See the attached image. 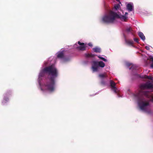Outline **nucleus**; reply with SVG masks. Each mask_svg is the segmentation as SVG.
Listing matches in <instances>:
<instances>
[{"label":"nucleus","mask_w":153,"mask_h":153,"mask_svg":"<svg viewBox=\"0 0 153 153\" xmlns=\"http://www.w3.org/2000/svg\"><path fill=\"white\" fill-rule=\"evenodd\" d=\"M48 73L49 74L48 78L51 82L47 85L43 86L41 88L42 90L47 89L49 91L51 92L55 89L54 86V79L57 75V71L53 66H52L49 68H45L43 71H41L39 74V76H42V73Z\"/></svg>","instance_id":"f257e3e1"},{"label":"nucleus","mask_w":153,"mask_h":153,"mask_svg":"<svg viewBox=\"0 0 153 153\" xmlns=\"http://www.w3.org/2000/svg\"><path fill=\"white\" fill-rule=\"evenodd\" d=\"M128 13L126 12L125 16L123 15L124 13L121 10H120L117 13L110 11L109 13L104 16L102 18V21L104 22L111 23L113 22L116 18H119L122 20L125 21L127 18L126 15Z\"/></svg>","instance_id":"f03ea898"},{"label":"nucleus","mask_w":153,"mask_h":153,"mask_svg":"<svg viewBox=\"0 0 153 153\" xmlns=\"http://www.w3.org/2000/svg\"><path fill=\"white\" fill-rule=\"evenodd\" d=\"M98 65L100 67L103 68L105 66V63L102 61L98 62L94 61L92 62V69L93 72L97 71L99 69Z\"/></svg>","instance_id":"7ed1b4c3"},{"label":"nucleus","mask_w":153,"mask_h":153,"mask_svg":"<svg viewBox=\"0 0 153 153\" xmlns=\"http://www.w3.org/2000/svg\"><path fill=\"white\" fill-rule=\"evenodd\" d=\"M86 47V44L84 43H81L79 41L78 42V45L76 44L74 45V47L78 50H84L85 49Z\"/></svg>","instance_id":"20e7f679"},{"label":"nucleus","mask_w":153,"mask_h":153,"mask_svg":"<svg viewBox=\"0 0 153 153\" xmlns=\"http://www.w3.org/2000/svg\"><path fill=\"white\" fill-rule=\"evenodd\" d=\"M148 105V102L147 101H142L139 103L140 108L141 109L143 110H146Z\"/></svg>","instance_id":"39448f33"},{"label":"nucleus","mask_w":153,"mask_h":153,"mask_svg":"<svg viewBox=\"0 0 153 153\" xmlns=\"http://www.w3.org/2000/svg\"><path fill=\"white\" fill-rule=\"evenodd\" d=\"M141 88L142 89L153 88V85L147 83L146 85L141 86Z\"/></svg>","instance_id":"423d86ee"},{"label":"nucleus","mask_w":153,"mask_h":153,"mask_svg":"<svg viewBox=\"0 0 153 153\" xmlns=\"http://www.w3.org/2000/svg\"><path fill=\"white\" fill-rule=\"evenodd\" d=\"M127 8L129 11H132L133 9V4L132 3H129L127 4L126 5Z\"/></svg>","instance_id":"0eeeda50"},{"label":"nucleus","mask_w":153,"mask_h":153,"mask_svg":"<svg viewBox=\"0 0 153 153\" xmlns=\"http://www.w3.org/2000/svg\"><path fill=\"white\" fill-rule=\"evenodd\" d=\"M110 84L112 89L114 92H116V88L115 87V83L113 81H111L110 82Z\"/></svg>","instance_id":"6e6552de"},{"label":"nucleus","mask_w":153,"mask_h":153,"mask_svg":"<svg viewBox=\"0 0 153 153\" xmlns=\"http://www.w3.org/2000/svg\"><path fill=\"white\" fill-rule=\"evenodd\" d=\"M138 35L141 38V39H142L143 40H144L145 39V37L144 36L143 33L141 32H139L138 33Z\"/></svg>","instance_id":"1a4fd4ad"},{"label":"nucleus","mask_w":153,"mask_h":153,"mask_svg":"<svg viewBox=\"0 0 153 153\" xmlns=\"http://www.w3.org/2000/svg\"><path fill=\"white\" fill-rule=\"evenodd\" d=\"M93 51L96 52H100L101 50L100 48H99L96 47L93 49Z\"/></svg>","instance_id":"9d476101"},{"label":"nucleus","mask_w":153,"mask_h":153,"mask_svg":"<svg viewBox=\"0 0 153 153\" xmlns=\"http://www.w3.org/2000/svg\"><path fill=\"white\" fill-rule=\"evenodd\" d=\"M143 78L148 79L151 80L152 81H153V77L151 76H148L146 75Z\"/></svg>","instance_id":"9b49d317"},{"label":"nucleus","mask_w":153,"mask_h":153,"mask_svg":"<svg viewBox=\"0 0 153 153\" xmlns=\"http://www.w3.org/2000/svg\"><path fill=\"white\" fill-rule=\"evenodd\" d=\"M57 56L58 57L61 58L63 56V53L62 52H59L57 53Z\"/></svg>","instance_id":"f8f14e48"},{"label":"nucleus","mask_w":153,"mask_h":153,"mask_svg":"<svg viewBox=\"0 0 153 153\" xmlns=\"http://www.w3.org/2000/svg\"><path fill=\"white\" fill-rule=\"evenodd\" d=\"M120 7V5L118 4H117L114 6V9L117 10Z\"/></svg>","instance_id":"ddd939ff"},{"label":"nucleus","mask_w":153,"mask_h":153,"mask_svg":"<svg viewBox=\"0 0 153 153\" xmlns=\"http://www.w3.org/2000/svg\"><path fill=\"white\" fill-rule=\"evenodd\" d=\"M126 42L129 45H132L133 44V42L131 40H128Z\"/></svg>","instance_id":"4468645a"},{"label":"nucleus","mask_w":153,"mask_h":153,"mask_svg":"<svg viewBox=\"0 0 153 153\" xmlns=\"http://www.w3.org/2000/svg\"><path fill=\"white\" fill-rule=\"evenodd\" d=\"M98 57L100 58V59L103 60V61H104L105 62H107V60L106 59L102 57H101L100 56H98Z\"/></svg>","instance_id":"2eb2a0df"},{"label":"nucleus","mask_w":153,"mask_h":153,"mask_svg":"<svg viewBox=\"0 0 153 153\" xmlns=\"http://www.w3.org/2000/svg\"><path fill=\"white\" fill-rule=\"evenodd\" d=\"M105 76H106L105 74H101L99 75V76L101 78L104 77Z\"/></svg>","instance_id":"dca6fc26"},{"label":"nucleus","mask_w":153,"mask_h":153,"mask_svg":"<svg viewBox=\"0 0 153 153\" xmlns=\"http://www.w3.org/2000/svg\"><path fill=\"white\" fill-rule=\"evenodd\" d=\"M149 59L153 61V56H150L149 57Z\"/></svg>","instance_id":"f3484780"},{"label":"nucleus","mask_w":153,"mask_h":153,"mask_svg":"<svg viewBox=\"0 0 153 153\" xmlns=\"http://www.w3.org/2000/svg\"><path fill=\"white\" fill-rule=\"evenodd\" d=\"M145 48L147 50H149L150 49V46H147L145 47Z\"/></svg>","instance_id":"a211bd4d"},{"label":"nucleus","mask_w":153,"mask_h":153,"mask_svg":"<svg viewBox=\"0 0 153 153\" xmlns=\"http://www.w3.org/2000/svg\"><path fill=\"white\" fill-rule=\"evenodd\" d=\"M134 40L136 42H138V40L137 38H134Z\"/></svg>","instance_id":"6ab92c4d"},{"label":"nucleus","mask_w":153,"mask_h":153,"mask_svg":"<svg viewBox=\"0 0 153 153\" xmlns=\"http://www.w3.org/2000/svg\"><path fill=\"white\" fill-rule=\"evenodd\" d=\"M88 45H89V46H91V47H92V44L91 43H89L88 44Z\"/></svg>","instance_id":"aec40b11"},{"label":"nucleus","mask_w":153,"mask_h":153,"mask_svg":"<svg viewBox=\"0 0 153 153\" xmlns=\"http://www.w3.org/2000/svg\"><path fill=\"white\" fill-rule=\"evenodd\" d=\"M151 99L153 101V97L152 96H151Z\"/></svg>","instance_id":"412c9836"},{"label":"nucleus","mask_w":153,"mask_h":153,"mask_svg":"<svg viewBox=\"0 0 153 153\" xmlns=\"http://www.w3.org/2000/svg\"><path fill=\"white\" fill-rule=\"evenodd\" d=\"M151 66L153 68V64Z\"/></svg>","instance_id":"4be33fe9"},{"label":"nucleus","mask_w":153,"mask_h":153,"mask_svg":"<svg viewBox=\"0 0 153 153\" xmlns=\"http://www.w3.org/2000/svg\"><path fill=\"white\" fill-rule=\"evenodd\" d=\"M128 30V31H129L130 30L129 29H127V30Z\"/></svg>","instance_id":"5701e85b"},{"label":"nucleus","mask_w":153,"mask_h":153,"mask_svg":"<svg viewBox=\"0 0 153 153\" xmlns=\"http://www.w3.org/2000/svg\"><path fill=\"white\" fill-rule=\"evenodd\" d=\"M116 0L117 1H119V0Z\"/></svg>","instance_id":"b1692460"}]
</instances>
